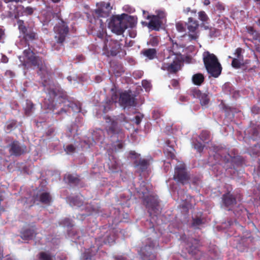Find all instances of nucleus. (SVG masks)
I'll list each match as a JSON object with an SVG mask.
<instances>
[{
    "label": "nucleus",
    "instance_id": "nucleus-1",
    "mask_svg": "<svg viewBox=\"0 0 260 260\" xmlns=\"http://www.w3.org/2000/svg\"><path fill=\"white\" fill-rule=\"evenodd\" d=\"M24 56L31 63L39 69L38 74L41 76L43 90L47 93L44 99L43 107L48 110L52 111L54 117L61 120L71 111L74 113L81 112V105L78 101H71L67 99L66 92L58 84L42 77V75L47 73V69L43 64L39 57L35 55V53L28 47L23 50Z\"/></svg>",
    "mask_w": 260,
    "mask_h": 260
},
{
    "label": "nucleus",
    "instance_id": "nucleus-2",
    "mask_svg": "<svg viewBox=\"0 0 260 260\" xmlns=\"http://www.w3.org/2000/svg\"><path fill=\"white\" fill-rule=\"evenodd\" d=\"M139 187L134 184L139 198L142 200L151 217L150 220H147L146 224H149L147 232L151 235L145 238L142 242L143 246L139 251L142 260H155L156 257V250L158 246L157 241V234L155 231L154 226L159 224L158 216L161 213V208L157 196H154L150 190L149 185L146 182L141 181Z\"/></svg>",
    "mask_w": 260,
    "mask_h": 260
},
{
    "label": "nucleus",
    "instance_id": "nucleus-3",
    "mask_svg": "<svg viewBox=\"0 0 260 260\" xmlns=\"http://www.w3.org/2000/svg\"><path fill=\"white\" fill-rule=\"evenodd\" d=\"M116 232L114 229H107L102 228L100 229L99 235L95 238H89V241L91 242L90 248L85 250L83 254V258L85 260H93V256L99 250L100 247L104 244H111L113 243L116 238Z\"/></svg>",
    "mask_w": 260,
    "mask_h": 260
},
{
    "label": "nucleus",
    "instance_id": "nucleus-4",
    "mask_svg": "<svg viewBox=\"0 0 260 260\" xmlns=\"http://www.w3.org/2000/svg\"><path fill=\"white\" fill-rule=\"evenodd\" d=\"M222 207H224L228 211H233L235 216L237 218L234 221L230 220L228 221V223L225 222V228L228 226H233L236 228L238 230H240L242 232L244 231V228L243 226L241 225L237 219L240 220L245 218L247 214V210L241 205L237 204L236 198L230 192L224 193L222 196Z\"/></svg>",
    "mask_w": 260,
    "mask_h": 260
},
{
    "label": "nucleus",
    "instance_id": "nucleus-5",
    "mask_svg": "<svg viewBox=\"0 0 260 260\" xmlns=\"http://www.w3.org/2000/svg\"><path fill=\"white\" fill-rule=\"evenodd\" d=\"M67 202L70 205L75 208H77L80 211L78 215H77V218L79 220H83L86 216L91 215L101 216L104 217H107L110 215L108 214H103L101 207L98 203L94 202L88 203H83L82 199L79 196H70L67 197Z\"/></svg>",
    "mask_w": 260,
    "mask_h": 260
},
{
    "label": "nucleus",
    "instance_id": "nucleus-6",
    "mask_svg": "<svg viewBox=\"0 0 260 260\" xmlns=\"http://www.w3.org/2000/svg\"><path fill=\"white\" fill-rule=\"evenodd\" d=\"M118 102L120 106L124 109L136 106L137 102L136 95L131 90L124 91L119 94H113L111 100H109L105 104L100 105L96 110L104 113L111 110L114 104Z\"/></svg>",
    "mask_w": 260,
    "mask_h": 260
},
{
    "label": "nucleus",
    "instance_id": "nucleus-7",
    "mask_svg": "<svg viewBox=\"0 0 260 260\" xmlns=\"http://www.w3.org/2000/svg\"><path fill=\"white\" fill-rule=\"evenodd\" d=\"M97 8L92 12V16L87 15L90 24L89 27L92 30L98 31V36L102 38L103 34L101 30H103L104 22L100 19L101 17L107 18L111 13L112 9L109 2H101L96 4Z\"/></svg>",
    "mask_w": 260,
    "mask_h": 260
},
{
    "label": "nucleus",
    "instance_id": "nucleus-8",
    "mask_svg": "<svg viewBox=\"0 0 260 260\" xmlns=\"http://www.w3.org/2000/svg\"><path fill=\"white\" fill-rule=\"evenodd\" d=\"M106 123V130L108 137L114 138L113 141L118 140V137L122 136V131L120 128L121 125H124L128 122V118L124 114L118 115L105 117Z\"/></svg>",
    "mask_w": 260,
    "mask_h": 260
},
{
    "label": "nucleus",
    "instance_id": "nucleus-9",
    "mask_svg": "<svg viewBox=\"0 0 260 260\" xmlns=\"http://www.w3.org/2000/svg\"><path fill=\"white\" fill-rule=\"evenodd\" d=\"M221 149H218L216 151L215 157H220L224 164L226 170L231 171L230 174L235 173V171L237 170V168L242 165L243 160L242 158L239 155L232 156L229 153H226V150L223 149L220 147Z\"/></svg>",
    "mask_w": 260,
    "mask_h": 260
},
{
    "label": "nucleus",
    "instance_id": "nucleus-10",
    "mask_svg": "<svg viewBox=\"0 0 260 260\" xmlns=\"http://www.w3.org/2000/svg\"><path fill=\"white\" fill-rule=\"evenodd\" d=\"M203 59L208 74L215 78L218 77L221 74L222 67L217 57L207 51L203 54Z\"/></svg>",
    "mask_w": 260,
    "mask_h": 260
},
{
    "label": "nucleus",
    "instance_id": "nucleus-11",
    "mask_svg": "<svg viewBox=\"0 0 260 260\" xmlns=\"http://www.w3.org/2000/svg\"><path fill=\"white\" fill-rule=\"evenodd\" d=\"M57 21L54 26L55 39L58 43H63L69 32V28L67 23L56 16Z\"/></svg>",
    "mask_w": 260,
    "mask_h": 260
},
{
    "label": "nucleus",
    "instance_id": "nucleus-12",
    "mask_svg": "<svg viewBox=\"0 0 260 260\" xmlns=\"http://www.w3.org/2000/svg\"><path fill=\"white\" fill-rule=\"evenodd\" d=\"M181 238L185 243V249L191 256H194L197 260H202V258L199 257L201 252L199 249L200 246V241L192 237L186 238L185 235L182 236Z\"/></svg>",
    "mask_w": 260,
    "mask_h": 260
},
{
    "label": "nucleus",
    "instance_id": "nucleus-13",
    "mask_svg": "<svg viewBox=\"0 0 260 260\" xmlns=\"http://www.w3.org/2000/svg\"><path fill=\"white\" fill-rule=\"evenodd\" d=\"M104 132L101 128H96L91 134V137H85L81 141V147L84 149H88L96 142L102 141L104 139Z\"/></svg>",
    "mask_w": 260,
    "mask_h": 260
},
{
    "label": "nucleus",
    "instance_id": "nucleus-14",
    "mask_svg": "<svg viewBox=\"0 0 260 260\" xmlns=\"http://www.w3.org/2000/svg\"><path fill=\"white\" fill-rule=\"evenodd\" d=\"M108 27L111 31L118 35L123 34L126 29V25L123 21L122 14L112 16L108 22Z\"/></svg>",
    "mask_w": 260,
    "mask_h": 260
},
{
    "label": "nucleus",
    "instance_id": "nucleus-15",
    "mask_svg": "<svg viewBox=\"0 0 260 260\" xmlns=\"http://www.w3.org/2000/svg\"><path fill=\"white\" fill-rule=\"evenodd\" d=\"M218 149H221L220 147L217 146L216 148H215L214 149L215 153L212 156H211L209 158L210 160L214 159L215 161V163H213L211 165L212 171L216 176L222 174L224 170L227 172L228 174L231 173V171L230 170H226V168L225 167V164L224 162L221 160L220 157H217L215 156L216 155V151Z\"/></svg>",
    "mask_w": 260,
    "mask_h": 260
},
{
    "label": "nucleus",
    "instance_id": "nucleus-16",
    "mask_svg": "<svg viewBox=\"0 0 260 260\" xmlns=\"http://www.w3.org/2000/svg\"><path fill=\"white\" fill-rule=\"evenodd\" d=\"M174 179L178 183L182 184H185L188 182L189 176L184 164L180 163L176 166Z\"/></svg>",
    "mask_w": 260,
    "mask_h": 260
},
{
    "label": "nucleus",
    "instance_id": "nucleus-17",
    "mask_svg": "<svg viewBox=\"0 0 260 260\" xmlns=\"http://www.w3.org/2000/svg\"><path fill=\"white\" fill-rule=\"evenodd\" d=\"M18 23L19 28L23 33L24 38L26 41H33L38 39V35L36 28L30 26L27 27L23 26L22 24V23H23V21L20 20L18 21Z\"/></svg>",
    "mask_w": 260,
    "mask_h": 260
},
{
    "label": "nucleus",
    "instance_id": "nucleus-18",
    "mask_svg": "<svg viewBox=\"0 0 260 260\" xmlns=\"http://www.w3.org/2000/svg\"><path fill=\"white\" fill-rule=\"evenodd\" d=\"M8 147L10 155L16 157L20 156L27 152L25 145L17 140H13L9 144Z\"/></svg>",
    "mask_w": 260,
    "mask_h": 260
},
{
    "label": "nucleus",
    "instance_id": "nucleus-19",
    "mask_svg": "<svg viewBox=\"0 0 260 260\" xmlns=\"http://www.w3.org/2000/svg\"><path fill=\"white\" fill-rule=\"evenodd\" d=\"M190 94L193 98L198 99L202 106H208L210 101V96L208 92H202L194 88L190 90Z\"/></svg>",
    "mask_w": 260,
    "mask_h": 260
},
{
    "label": "nucleus",
    "instance_id": "nucleus-20",
    "mask_svg": "<svg viewBox=\"0 0 260 260\" xmlns=\"http://www.w3.org/2000/svg\"><path fill=\"white\" fill-rule=\"evenodd\" d=\"M140 154L135 151H131L129 153V157L132 158L137 159L134 161V165L141 172L147 170L149 165V161L145 158H139Z\"/></svg>",
    "mask_w": 260,
    "mask_h": 260
},
{
    "label": "nucleus",
    "instance_id": "nucleus-21",
    "mask_svg": "<svg viewBox=\"0 0 260 260\" xmlns=\"http://www.w3.org/2000/svg\"><path fill=\"white\" fill-rule=\"evenodd\" d=\"M122 44L117 40H111L108 43L109 48L108 45L105 44L104 46V50H107L110 55L112 56H115L119 52V50L121 48Z\"/></svg>",
    "mask_w": 260,
    "mask_h": 260
},
{
    "label": "nucleus",
    "instance_id": "nucleus-22",
    "mask_svg": "<svg viewBox=\"0 0 260 260\" xmlns=\"http://www.w3.org/2000/svg\"><path fill=\"white\" fill-rule=\"evenodd\" d=\"M83 124V119L82 117L77 116L76 118L75 123L72 124L70 127L68 128L67 132L66 133L67 136L69 138L71 137L72 136H74L77 131L78 128L81 127Z\"/></svg>",
    "mask_w": 260,
    "mask_h": 260
},
{
    "label": "nucleus",
    "instance_id": "nucleus-23",
    "mask_svg": "<svg viewBox=\"0 0 260 260\" xmlns=\"http://www.w3.org/2000/svg\"><path fill=\"white\" fill-rule=\"evenodd\" d=\"M122 17L124 23L126 25V28L128 27L133 28L137 23V18L136 16H131L128 14H122Z\"/></svg>",
    "mask_w": 260,
    "mask_h": 260
},
{
    "label": "nucleus",
    "instance_id": "nucleus-24",
    "mask_svg": "<svg viewBox=\"0 0 260 260\" xmlns=\"http://www.w3.org/2000/svg\"><path fill=\"white\" fill-rule=\"evenodd\" d=\"M245 135L247 138L250 141H257L260 138V133L257 129L255 128H250L245 131Z\"/></svg>",
    "mask_w": 260,
    "mask_h": 260
},
{
    "label": "nucleus",
    "instance_id": "nucleus-25",
    "mask_svg": "<svg viewBox=\"0 0 260 260\" xmlns=\"http://www.w3.org/2000/svg\"><path fill=\"white\" fill-rule=\"evenodd\" d=\"M162 24V21L158 17L154 16L151 19L148 23V27L152 30H159Z\"/></svg>",
    "mask_w": 260,
    "mask_h": 260
},
{
    "label": "nucleus",
    "instance_id": "nucleus-26",
    "mask_svg": "<svg viewBox=\"0 0 260 260\" xmlns=\"http://www.w3.org/2000/svg\"><path fill=\"white\" fill-rule=\"evenodd\" d=\"M23 109L27 116L30 115L33 112L35 107L32 102L29 100H25L22 102Z\"/></svg>",
    "mask_w": 260,
    "mask_h": 260
},
{
    "label": "nucleus",
    "instance_id": "nucleus-27",
    "mask_svg": "<svg viewBox=\"0 0 260 260\" xmlns=\"http://www.w3.org/2000/svg\"><path fill=\"white\" fill-rule=\"evenodd\" d=\"M185 25L187 26L188 32H194L199 27V23L197 20L189 17L187 22H185Z\"/></svg>",
    "mask_w": 260,
    "mask_h": 260
},
{
    "label": "nucleus",
    "instance_id": "nucleus-28",
    "mask_svg": "<svg viewBox=\"0 0 260 260\" xmlns=\"http://www.w3.org/2000/svg\"><path fill=\"white\" fill-rule=\"evenodd\" d=\"M175 149L171 145L170 141H167L164 148V153L168 158L174 159L175 157Z\"/></svg>",
    "mask_w": 260,
    "mask_h": 260
},
{
    "label": "nucleus",
    "instance_id": "nucleus-29",
    "mask_svg": "<svg viewBox=\"0 0 260 260\" xmlns=\"http://www.w3.org/2000/svg\"><path fill=\"white\" fill-rule=\"evenodd\" d=\"M36 233L34 230L28 229L21 233V237L24 240H30L33 239Z\"/></svg>",
    "mask_w": 260,
    "mask_h": 260
},
{
    "label": "nucleus",
    "instance_id": "nucleus-30",
    "mask_svg": "<svg viewBox=\"0 0 260 260\" xmlns=\"http://www.w3.org/2000/svg\"><path fill=\"white\" fill-rule=\"evenodd\" d=\"M37 198L40 202L47 205H49L51 201L49 193L46 192H42L39 196L37 195Z\"/></svg>",
    "mask_w": 260,
    "mask_h": 260
},
{
    "label": "nucleus",
    "instance_id": "nucleus-31",
    "mask_svg": "<svg viewBox=\"0 0 260 260\" xmlns=\"http://www.w3.org/2000/svg\"><path fill=\"white\" fill-rule=\"evenodd\" d=\"M143 54L150 60L153 59L156 56L157 51L154 48L146 49L142 51Z\"/></svg>",
    "mask_w": 260,
    "mask_h": 260
},
{
    "label": "nucleus",
    "instance_id": "nucleus-32",
    "mask_svg": "<svg viewBox=\"0 0 260 260\" xmlns=\"http://www.w3.org/2000/svg\"><path fill=\"white\" fill-rule=\"evenodd\" d=\"M205 78L202 73H197L192 77V81L193 83L198 86H200L204 81Z\"/></svg>",
    "mask_w": 260,
    "mask_h": 260
},
{
    "label": "nucleus",
    "instance_id": "nucleus-33",
    "mask_svg": "<svg viewBox=\"0 0 260 260\" xmlns=\"http://www.w3.org/2000/svg\"><path fill=\"white\" fill-rule=\"evenodd\" d=\"M74 242L76 243L77 244H86V243H88L89 241L86 239L85 241L84 240V236H80L79 234L76 233L73 235V238L72 240Z\"/></svg>",
    "mask_w": 260,
    "mask_h": 260
},
{
    "label": "nucleus",
    "instance_id": "nucleus-34",
    "mask_svg": "<svg viewBox=\"0 0 260 260\" xmlns=\"http://www.w3.org/2000/svg\"><path fill=\"white\" fill-rule=\"evenodd\" d=\"M222 90L224 93L229 95L235 94L236 93L234 86L230 82H226L222 86Z\"/></svg>",
    "mask_w": 260,
    "mask_h": 260
},
{
    "label": "nucleus",
    "instance_id": "nucleus-35",
    "mask_svg": "<svg viewBox=\"0 0 260 260\" xmlns=\"http://www.w3.org/2000/svg\"><path fill=\"white\" fill-rule=\"evenodd\" d=\"M199 139L203 143H208L211 140L210 133L207 131H203L199 136Z\"/></svg>",
    "mask_w": 260,
    "mask_h": 260
},
{
    "label": "nucleus",
    "instance_id": "nucleus-36",
    "mask_svg": "<svg viewBox=\"0 0 260 260\" xmlns=\"http://www.w3.org/2000/svg\"><path fill=\"white\" fill-rule=\"evenodd\" d=\"M17 127V121L14 120L7 122L5 125V131L7 133L11 132Z\"/></svg>",
    "mask_w": 260,
    "mask_h": 260
},
{
    "label": "nucleus",
    "instance_id": "nucleus-37",
    "mask_svg": "<svg viewBox=\"0 0 260 260\" xmlns=\"http://www.w3.org/2000/svg\"><path fill=\"white\" fill-rule=\"evenodd\" d=\"M192 145L194 148L199 152H202L205 146L204 144H203L201 141H199L198 139H195L194 138H193L192 139Z\"/></svg>",
    "mask_w": 260,
    "mask_h": 260
},
{
    "label": "nucleus",
    "instance_id": "nucleus-38",
    "mask_svg": "<svg viewBox=\"0 0 260 260\" xmlns=\"http://www.w3.org/2000/svg\"><path fill=\"white\" fill-rule=\"evenodd\" d=\"M38 260H55L54 256L46 252H40L38 254Z\"/></svg>",
    "mask_w": 260,
    "mask_h": 260
},
{
    "label": "nucleus",
    "instance_id": "nucleus-39",
    "mask_svg": "<svg viewBox=\"0 0 260 260\" xmlns=\"http://www.w3.org/2000/svg\"><path fill=\"white\" fill-rule=\"evenodd\" d=\"M21 11V15L22 16H30L31 15L35 10V8L31 7H24L23 6L20 7Z\"/></svg>",
    "mask_w": 260,
    "mask_h": 260
},
{
    "label": "nucleus",
    "instance_id": "nucleus-40",
    "mask_svg": "<svg viewBox=\"0 0 260 260\" xmlns=\"http://www.w3.org/2000/svg\"><path fill=\"white\" fill-rule=\"evenodd\" d=\"M64 179L66 182L70 184H77L79 181L77 177L71 174L66 175Z\"/></svg>",
    "mask_w": 260,
    "mask_h": 260
},
{
    "label": "nucleus",
    "instance_id": "nucleus-41",
    "mask_svg": "<svg viewBox=\"0 0 260 260\" xmlns=\"http://www.w3.org/2000/svg\"><path fill=\"white\" fill-rule=\"evenodd\" d=\"M123 134H122V136L120 138V137H118V140L117 141H113L114 138H112V137H110L111 141L113 143L117 142V143L115 145V149L117 150H120L121 149H122L124 147V143L122 141V139L123 138Z\"/></svg>",
    "mask_w": 260,
    "mask_h": 260
},
{
    "label": "nucleus",
    "instance_id": "nucleus-42",
    "mask_svg": "<svg viewBox=\"0 0 260 260\" xmlns=\"http://www.w3.org/2000/svg\"><path fill=\"white\" fill-rule=\"evenodd\" d=\"M178 64L175 61L173 62L168 64L167 66V70L169 72L173 73H176L178 71Z\"/></svg>",
    "mask_w": 260,
    "mask_h": 260
},
{
    "label": "nucleus",
    "instance_id": "nucleus-43",
    "mask_svg": "<svg viewBox=\"0 0 260 260\" xmlns=\"http://www.w3.org/2000/svg\"><path fill=\"white\" fill-rule=\"evenodd\" d=\"M260 149V142L256 143L253 144L252 147H251V150L250 152V155H253V156H255L258 154L259 153V150Z\"/></svg>",
    "mask_w": 260,
    "mask_h": 260
},
{
    "label": "nucleus",
    "instance_id": "nucleus-44",
    "mask_svg": "<svg viewBox=\"0 0 260 260\" xmlns=\"http://www.w3.org/2000/svg\"><path fill=\"white\" fill-rule=\"evenodd\" d=\"M143 118V115L138 113L134 116L133 118H132L131 120L135 123H136L137 125H139L142 121V120Z\"/></svg>",
    "mask_w": 260,
    "mask_h": 260
},
{
    "label": "nucleus",
    "instance_id": "nucleus-45",
    "mask_svg": "<svg viewBox=\"0 0 260 260\" xmlns=\"http://www.w3.org/2000/svg\"><path fill=\"white\" fill-rule=\"evenodd\" d=\"M60 224L67 227H72L74 225L72 219L69 218H66L60 222Z\"/></svg>",
    "mask_w": 260,
    "mask_h": 260
},
{
    "label": "nucleus",
    "instance_id": "nucleus-46",
    "mask_svg": "<svg viewBox=\"0 0 260 260\" xmlns=\"http://www.w3.org/2000/svg\"><path fill=\"white\" fill-rule=\"evenodd\" d=\"M162 116V114L159 110H154L152 112V118L158 123L160 122Z\"/></svg>",
    "mask_w": 260,
    "mask_h": 260
},
{
    "label": "nucleus",
    "instance_id": "nucleus-47",
    "mask_svg": "<svg viewBox=\"0 0 260 260\" xmlns=\"http://www.w3.org/2000/svg\"><path fill=\"white\" fill-rule=\"evenodd\" d=\"M243 64V60L238 58H233L232 62V66L235 69L240 68L241 66Z\"/></svg>",
    "mask_w": 260,
    "mask_h": 260
},
{
    "label": "nucleus",
    "instance_id": "nucleus-48",
    "mask_svg": "<svg viewBox=\"0 0 260 260\" xmlns=\"http://www.w3.org/2000/svg\"><path fill=\"white\" fill-rule=\"evenodd\" d=\"M198 14L199 19L202 21V22H207L209 20L208 16L204 11H200Z\"/></svg>",
    "mask_w": 260,
    "mask_h": 260
},
{
    "label": "nucleus",
    "instance_id": "nucleus-49",
    "mask_svg": "<svg viewBox=\"0 0 260 260\" xmlns=\"http://www.w3.org/2000/svg\"><path fill=\"white\" fill-rule=\"evenodd\" d=\"M203 220L201 218L197 217L193 218L192 221V226L194 228H198L199 226L203 224Z\"/></svg>",
    "mask_w": 260,
    "mask_h": 260
},
{
    "label": "nucleus",
    "instance_id": "nucleus-50",
    "mask_svg": "<svg viewBox=\"0 0 260 260\" xmlns=\"http://www.w3.org/2000/svg\"><path fill=\"white\" fill-rule=\"evenodd\" d=\"M219 35V31L218 29L215 28L210 27L209 30V37L210 38H214L218 37Z\"/></svg>",
    "mask_w": 260,
    "mask_h": 260
},
{
    "label": "nucleus",
    "instance_id": "nucleus-51",
    "mask_svg": "<svg viewBox=\"0 0 260 260\" xmlns=\"http://www.w3.org/2000/svg\"><path fill=\"white\" fill-rule=\"evenodd\" d=\"M228 20L227 18H219L217 21V23L218 24V26L222 28H226V21Z\"/></svg>",
    "mask_w": 260,
    "mask_h": 260
},
{
    "label": "nucleus",
    "instance_id": "nucleus-52",
    "mask_svg": "<svg viewBox=\"0 0 260 260\" xmlns=\"http://www.w3.org/2000/svg\"><path fill=\"white\" fill-rule=\"evenodd\" d=\"M64 151L67 152L68 154H70L71 153H73L75 150V147L73 144H69L67 145L66 146H63Z\"/></svg>",
    "mask_w": 260,
    "mask_h": 260
},
{
    "label": "nucleus",
    "instance_id": "nucleus-53",
    "mask_svg": "<svg viewBox=\"0 0 260 260\" xmlns=\"http://www.w3.org/2000/svg\"><path fill=\"white\" fill-rule=\"evenodd\" d=\"M6 17L9 18H10L11 19H17L18 17H19V14H15L13 11H8L6 14Z\"/></svg>",
    "mask_w": 260,
    "mask_h": 260
},
{
    "label": "nucleus",
    "instance_id": "nucleus-54",
    "mask_svg": "<svg viewBox=\"0 0 260 260\" xmlns=\"http://www.w3.org/2000/svg\"><path fill=\"white\" fill-rule=\"evenodd\" d=\"M235 57L234 58H238L239 59L243 60V55H242V49L241 48H238L236 49L234 53Z\"/></svg>",
    "mask_w": 260,
    "mask_h": 260
},
{
    "label": "nucleus",
    "instance_id": "nucleus-55",
    "mask_svg": "<svg viewBox=\"0 0 260 260\" xmlns=\"http://www.w3.org/2000/svg\"><path fill=\"white\" fill-rule=\"evenodd\" d=\"M148 44L153 47H155L158 45V40L156 37H152L150 39Z\"/></svg>",
    "mask_w": 260,
    "mask_h": 260
},
{
    "label": "nucleus",
    "instance_id": "nucleus-56",
    "mask_svg": "<svg viewBox=\"0 0 260 260\" xmlns=\"http://www.w3.org/2000/svg\"><path fill=\"white\" fill-rule=\"evenodd\" d=\"M142 85L146 91L150 90L151 88V83L149 81L146 80H143L142 81Z\"/></svg>",
    "mask_w": 260,
    "mask_h": 260
},
{
    "label": "nucleus",
    "instance_id": "nucleus-57",
    "mask_svg": "<svg viewBox=\"0 0 260 260\" xmlns=\"http://www.w3.org/2000/svg\"><path fill=\"white\" fill-rule=\"evenodd\" d=\"M215 8L219 11V13H222L225 10L224 5L221 3L218 2L215 5Z\"/></svg>",
    "mask_w": 260,
    "mask_h": 260
},
{
    "label": "nucleus",
    "instance_id": "nucleus-58",
    "mask_svg": "<svg viewBox=\"0 0 260 260\" xmlns=\"http://www.w3.org/2000/svg\"><path fill=\"white\" fill-rule=\"evenodd\" d=\"M176 27L177 30L180 32H183L185 31V28L183 24L181 22H177L176 24Z\"/></svg>",
    "mask_w": 260,
    "mask_h": 260
},
{
    "label": "nucleus",
    "instance_id": "nucleus-59",
    "mask_svg": "<svg viewBox=\"0 0 260 260\" xmlns=\"http://www.w3.org/2000/svg\"><path fill=\"white\" fill-rule=\"evenodd\" d=\"M188 40L190 41L197 40V39L198 38V36L197 35V33L196 32V31H194V32H189V35H188Z\"/></svg>",
    "mask_w": 260,
    "mask_h": 260
},
{
    "label": "nucleus",
    "instance_id": "nucleus-60",
    "mask_svg": "<svg viewBox=\"0 0 260 260\" xmlns=\"http://www.w3.org/2000/svg\"><path fill=\"white\" fill-rule=\"evenodd\" d=\"M143 75V72L142 71H135L133 73V76L135 79L141 78Z\"/></svg>",
    "mask_w": 260,
    "mask_h": 260
},
{
    "label": "nucleus",
    "instance_id": "nucleus-61",
    "mask_svg": "<svg viewBox=\"0 0 260 260\" xmlns=\"http://www.w3.org/2000/svg\"><path fill=\"white\" fill-rule=\"evenodd\" d=\"M188 101V99L187 96L183 95H180L179 96V99L178 101V103L180 104H182L183 103L187 102Z\"/></svg>",
    "mask_w": 260,
    "mask_h": 260
},
{
    "label": "nucleus",
    "instance_id": "nucleus-62",
    "mask_svg": "<svg viewBox=\"0 0 260 260\" xmlns=\"http://www.w3.org/2000/svg\"><path fill=\"white\" fill-rule=\"evenodd\" d=\"M5 37V29L0 26V42L4 43Z\"/></svg>",
    "mask_w": 260,
    "mask_h": 260
},
{
    "label": "nucleus",
    "instance_id": "nucleus-63",
    "mask_svg": "<svg viewBox=\"0 0 260 260\" xmlns=\"http://www.w3.org/2000/svg\"><path fill=\"white\" fill-rule=\"evenodd\" d=\"M62 48V43H58V42L56 41V43L54 44L52 46V49L53 50H60Z\"/></svg>",
    "mask_w": 260,
    "mask_h": 260
},
{
    "label": "nucleus",
    "instance_id": "nucleus-64",
    "mask_svg": "<svg viewBox=\"0 0 260 260\" xmlns=\"http://www.w3.org/2000/svg\"><path fill=\"white\" fill-rule=\"evenodd\" d=\"M171 167V163L170 161H165L164 162V170H165V171L166 172H167L170 170Z\"/></svg>",
    "mask_w": 260,
    "mask_h": 260
}]
</instances>
